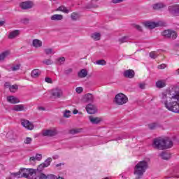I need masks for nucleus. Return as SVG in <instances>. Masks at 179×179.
<instances>
[{"label": "nucleus", "instance_id": "nucleus-1", "mask_svg": "<svg viewBox=\"0 0 179 179\" xmlns=\"http://www.w3.org/2000/svg\"><path fill=\"white\" fill-rule=\"evenodd\" d=\"M162 104L169 111L179 114V92L174 91V89L162 92L159 95Z\"/></svg>", "mask_w": 179, "mask_h": 179}, {"label": "nucleus", "instance_id": "nucleus-2", "mask_svg": "<svg viewBox=\"0 0 179 179\" xmlns=\"http://www.w3.org/2000/svg\"><path fill=\"white\" fill-rule=\"evenodd\" d=\"M148 167V162L145 160L140 161L134 167L135 176H137L138 178H141Z\"/></svg>", "mask_w": 179, "mask_h": 179}, {"label": "nucleus", "instance_id": "nucleus-3", "mask_svg": "<svg viewBox=\"0 0 179 179\" xmlns=\"http://www.w3.org/2000/svg\"><path fill=\"white\" fill-rule=\"evenodd\" d=\"M20 171L22 178L37 179L36 178V170L33 169L21 168Z\"/></svg>", "mask_w": 179, "mask_h": 179}, {"label": "nucleus", "instance_id": "nucleus-4", "mask_svg": "<svg viewBox=\"0 0 179 179\" xmlns=\"http://www.w3.org/2000/svg\"><path fill=\"white\" fill-rule=\"evenodd\" d=\"M152 148L159 150H164V148H169V145H164V138L159 137L153 140Z\"/></svg>", "mask_w": 179, "mask_h": 179}, {"label": "nucleus", "instance_id": "nucleus-5", "mask_svg": "<svg viewBox=\"0 0 179 179\" xmlns=\"http://www.w3.org/2000/svg\"><path fill=\"white\" fill-rule=\"evenodd\" d=\"M114 102L117 106H124L128 103V97L123 93L117 94L114 99Z\"/></svg>", "mask_w": 179, "mask_h": 179}, {"label": "nucleus", "instance_id": "nucleus-6", "mask_svg": "<svg viewBox=\"0 0 179 179\" xmlns=\"http://www.w3.org/2000/svg\"><path fill=\"white\" fill-rule=\"evenodd\" d=\"M162 35L163 36V37H165V38H170L171 40H176V38H177L178 36L176 31H173L171 29L164 30L162 33Z\"/></svg>", "mask_w": 179, "mask_h": 179}, {"label": "nucleus", "instance_id": "nucleus-7", "mask_svg": "<svg viewBox=\"0 0 179 179\" xmlns=\"http://www.w3.org/2000/svg\"><path fill=\"white\" fill-rule=\"evenodd\" d=\"M50 94L53 99H61V96L64 94L62 90L59 87L51 90Z\"/></svg>", "mask_w": 179, "mask_h": 179}, {"label": "nucleus", "instance_id": "nucleus-8", "mask_svg": "<svg viewBox=\"0 0 179 179\" xmlns=\"http://www.w3.org/2000/svg\"><path fill=\"white\" fill-rule=\"evenodd\" d=\"M21 124L24 128H26V129H29V131H33V129H34V124L26 119L21 120Z\"/></svg>", "mask_w": 179, "mask_h": 179}, {"label": "nucleus", "instance_id": "nucleus-9", "mask_svg": "<svg viewBox=\"0 0 179 179\" xmlns=\"http://www.w3.org/2000/svg\"><path fill=\"white\" fill-rule=\"evenodd\" d=\"M51 162H52V159L51 157H48L44 162L38 165L37 171H43L44 169L48 167L50 164H51Z\"/></svg>", "mask_w": 179, "mask_h": 179}, {"label": "nucleus", "instance_id": "nucleus-10", "mask_svg": "<svg viewBox=\"0 0 179 179\" xmlns=\"http://www.w3.org/2000/svg\"><path fill=\"white\" fill-rule=\"evenodd\" d=\"M144 25L148 29H155V27H159V26H164L163 23L162 22H146L144 23Z\"/></svg>", "mask_w": 179, "mask_h": 179}, {"label": "nucleus", "instance_id": "nucleus-11", "mask_svg": "<svg viewBox=\"0 0 179 179\" xmlns=\"http://www.w3.org/2000/svg\"><path fill=\"white\" fill-rule=\"evenodd\" d=\"M57 134H58V131L55 129L44 130L42 132L43 136H55Z\"/></svg>", "mask_w": 179, "mask_h": 179}, {"label": "nucleus", "instance_id": "nucleus-12", "mask_svg": "<svg viewBox=\"0 0 179 179\" xmlns=\"http://www.w3.org/2000/svg\"><path fill=\"white\" fill-rule=\"evenodd\" d=\"M85 110L88 114H96L97 113V107L91 103L86 106Z\"/></svg>", "mask_w": 179, "mask_h": 179}, {"label": "nucleus", "instance_id": "nucleus-13", "mask_svg": "<svg viewBox=\"0 0 179 179\" xmlns=\"http://www.w3.org/2000/svg\"><path fill=\"white\" fill-rule=\"evenodd\" d=\"M21 9L27 10L33 8V2L30 1H23L20 3Z\"/></svg>", "mask_w": 179, "mask_h": 179}, {"label": "nucleus", "instance_id": "nucleus-14", "mask_svg": "<svg viewBox=\"0 0 179 179\" xmlns=\"http://www.w3.org/2000/svg\"><path fill=\"white\" fill-rule=\"evenodd\" d=\"M94 100V98H93V95L90 93L86 94L82 98L83 103H93Z\"/></svg>", "mask_w": 179, "mask_h": 179}, {"label": "nucleus", "instance_id": "nucleus-15", "mask_svg": "<svg viewBox=\"0 0 179 179\" xmlns=\"http://www.w3.org/2000/svg\"><path fill=\"white\" fill-rule=\"evenodd\" d=\"M89 120H90V122L94 125H97V124H100V122L103 121V118L94 117V116H90Z\"/></svg>", "mask_w": 179, "mask_h": 179}, {"label": "nucleus", "instance_id": "nucleus-16", "mask_svg": "<svg viewBox=\"0 0 179 179\" xmlns=\"http://www.w3.org/2000/svg\"><path fill=\"white\" fill-rule=\"evenodd\" d=\"M124 78H128L129 79H132L135 77V71L131 69L124 71L123 73Z\"/></svg>", "mask_w": 179, "mask_h": 179}, {"label": "nucleus", "instance_id": "nucleus-17", "mask_svg": "<svg viewBox=\"0 0 179 179\" xmlns=\"http://www.w3.org/2000/svg\"><path fill=\"white\" fill-rule=\"evenodd\" d=\"M12 110L13 111H16V112L26 111V110H27V108L24 107V104H19V105L14 106Z\"/></svg>", "mask_w": 179, "mask_h": 179}, {"label": "nucleus", "instance_id": "nucleus-18", "mask_svg": "<svg viewBox=\"0 0 179 179\" xmlns=\"http://www.w3.org/2000/svg\"><path fill=\"white\" fill-rule=\"evenodd\" d=\"M7 101L10 104H17V103H20V99L13 96H7Z\"/></svg>", "mask_w": 179, "mask_h": 179}, {"label": "nucleus", "instance_id": "nucleus-19", "mask_svg": "<svg viewBox=\"0 0 179 179\" xmlns=\"http://www.w3.org/2000/svg\"><path fill=\"white\" fill-rule=\"evenodd\" d=\"M164 145L165 146H168V147H166L164 150L170 149L171 148H173V143L170 138H164Z\"/></svg>", "mask_w": 179, "mask_h": 179}, {"label": "nucleus", "instance_id": "nucleus-20", "mask_svg": "<svg viewBox=\"0 0 179 179\" xmlns=\"http://www.w3.org/2000/svg\"><path fill=\"white\" fill-rule=\"evenodd\" d=\"M156 87L158 89H163V87H166V80H159L156 82Z\"/></svg>", "mask_w": 179, "mask_h": 179}, {"label": "nucleus", "instance_id": "nucleus-21", "mask_svg": "<svg viewBox=\"0 0 179 179\" xmlns=\"http://www.w3.org/2000/svg\"><path fill=\"white\" fill-rule=\"evenodd\" d=\"M20 34L19 30H14L9 33L8 34V38L10 40H13V38H15L17 37V36Z\"/></svg>", "mask_w": 179, "mask_h": 179}, {"label": "nucleus", "instance_id": "nucleus-22", "mask_svg": "<svg viewBox=\"0 0 179 179\" xmlns=\"http://www.w3.org/2000/svg\"><path fill=\"white\" fill-rule=\"evenodd\" d=\"M166 5L163 3H157L152 6L153 9L155 10H157L159 9H163V8H165Z\"/></svg>", "mask_w": 179, "mask_h": 179}, {"label": "nucleus", "instance_id": "nucleus-23", "mask_svg": "<svg viewBox=\"0 0 179 179\" xmlns=\"http://www.w3.org/2000/svg\"><path fill=\"white\" fill-rule=\"evenodd\" d=\"M32 45L36 48H38V47H41L43 45V42L38 39H34L32 42Z\"/></svg>", "mask_w": 179, "mask_h": 179}, {"label": "nucleus", "instance_id": "nucleus-24", "mask_svg": "<svg viewBox=\"0 0 179 179\" xmlns=\"http://www.w3.org/2000/svg\"><path fill=\"white\" fill-rule=\"evenodd\" d=\"M51 20H62L64 19V15L61 14H55L51 16Z\"/></svg>", "mask_w": 179, "mask_h": 179}, {"label": "nucleus", "instance_id": "nucleus-25", "mask_svg": "<svg viewBox=\"0 0 179 179\" xmlns=\"http://www.w3.org/2000/svg\"><path fill=\"white\" fill-rule=\"evenodd\" d=\"M91 38H92L94 41H99L101 38V34L99 32H95L91 34Z\"/></svg>", "mask_w": 179, "mask_h": 179}, {"label": "nucleus", "instance_id": "nucleus-26", "mask_svg": "<svg viewBox=\"0 0 179 179\" xmlns=\"http://www.w3.org/2000/svg\"><path fill=\"white\" fill-rule=\"evenodd\" d=\"M10 54V52L9 50H6L5 52H3L0 54V61H3L6 58V57H8Z\"/></svg>", "mask_w": 179, "mask_h": 179}, {"label": "nucleus", "instance_id": "nucleus-27", "mask_svg": "<svg viewBox=\"0 0 179 179\" xmlns=\"http://www.w3.org/2000/svg\"><path fill=\"white\" fill-rule=\"evenodd\" d=\"M78 78H86L87 76V71L85 69H82L78 73Z\"/></svg>", "mask_w": 179, "mask_h": 179}, {"label": "nucleus", "instance_id": "nucleus-28", "mask_svg": "<svg viewBox=\"0 0 179 179\" xmlns=\"http://www.w3.org/2000/svg\"><path fill=\"white\" fill-rule=\"evenodd\" d=\"M40 73H41L40 70L36 69H34L31 71V76L32 78H38V76H40Z\"/></svg>", "mask_w": 179, "mask_h": 179}, {"label": "nucleus", "instance_id": "nucleus-29", "mask_svg": "<svg viewBox=\"0 0 179 179\" xmlns=\"http://www.w3.org/2000/svg\"><path fill=\"white\" fill-rule=\"evenodd\" d=\"M56 10L63 12V13H69V10L65 6H60Z\"/></svg>", "mask_w": 179, "mask_h": 179}, {"label": "nucleus", "instance_id": "nucleus-30", "mask_svg": "<svg viewBox=\"0 0 179 179\" xmlns=\"http://www.w3.org/2000/svg\"><path fill=\"white\" fill-rule=\"evenodd\" d=\"M83 131V129H72L69 130L71 135H76V134H80Z\"/></svg>", "mask_w": 179, "mask_h": 179}, {"label": "nucleus", "instance_id": "nucleus-31", "mask_svg": "<svg viewBox=\"0 0 179 179\" xmlns=\"http://www.w3.org/2000/svg\"><path fill=\"white\" fill-rule=\"evenodd\" d=\"M160 156L164 160H169V159L171 157L170 154L167 152H162L160 154Z\"/></svg>", "mask_w": 179, "mask_h": 179}, {"label": "nucleus", "instance_id": "nucleus-32", "mask_svg": "<svg viewBox=\"0 0 179 179\" xmlns=\"http://www.w3.org/2000/svg\"><path fill=\"white\" fill-rule=\"evenodd\" d=\"M148 128L151 130L156 129V128H159V124L156 122L150 123L148 124Z\"/></svg>", "mask_w": 179, "mask_h": 179}, {"label": "nucleus", "instance_id": "nucleus-33", "mask_svg": "<svg viewBox=\"0 0 179 179\" xmlns=\"http://www.w3.org/2000/svg\"><path fill=\"white\" fill-rule=\"evenodd\" d=\"M118 41H119L120 44H122L124 43H127L128 42V37L123 36L122 38H119Z\"/></svg>", "mask_w": 179, "mask_h": 179}, {"label": "nucleus", "instance_id": "nucleus-34", "mask_svg": "<svg viewBox=\"0 0 179 179\" xmlns=\"http://www.w3.org/2000/svg\"><path fill=\"white\" fill-rule=\"evenodd\" d=\"M11 176H13V177H15V178H22V173L20 172V169L18 172L11 173Z\"/></svg>", "mask_w": 179, "mask_h": 179}, {"label": "nucleus", "instance_id": "nucleus-35", "mask_svg": "<svg viewBox=\"0 0 179 179\" xmlns=\"http://www.w3.org/2000/svg\"><path fill=\"white\" fill-rule=\"evenodd\" d=\"M72 20H78L79 19V15L76 13H73L71 15Z\"/></svg>", "mask_w": 179, "mask_h": 179}, {"label": "nucleus", "instance_id": "nucleus-36", "mask_svg": "<svg viewBox=\"0 0 179 179\" xmlns=\"http://www.w3.org/2000/svg\"><path fill=\"white\" fill-rule=\"evenodd\" d=\"M33 139H31V138L30 137H27L24 141V143H25V145H30V143H31Z\"/></svg>", "mask_w": 179, "mask_h": 179}, {"label": "nucleus", "instance_id": "nucleus-37", "mask_svg": "<svg viewBox=\"0 0 179 179\" xmlns=\"http://www.w3.org/2000/svg\"><path fill=\"white\" fill-rule=\"evenodd\" d=\"M106 64H107V62L104 59H100V60L96 61L97 65L104 66V65H106Z\"/></svg>", "mask_w": 179, "mask_h": 179}, {"label": "nucleus", "instance_id": "nucleus-38", "mask_svg": "<svg viewBox=\"0 0 179 179\" xmlns=\"http://www.w3.org/2000/svg\"><path fill=\"white\" fill-rule=\"evenodd\" d=\"M43 64H45V65H52V60L50 59H45L43 62Z\"/></svg>", "mask_w": 179, "mask_h": 179}, {"label": "nucleus", "instance_id": "nucleus-39", "mask_svg": "<svg viewBox=\"0 0 179 179\" xmlns=\"http://www.w3.org/2000/svg\"><path fill=\"white\" fill-rule=\"evenodd\" d=\"M35 159H36L37 162H41V160L43 159V155L41 154H36Z\"/></svg>", "mask_w": 179, "mask_h": 179}, {"label": "nucleus", "instance_id": "nucleus-40", "mask_svg": "<svg viewBox=\"0 0 179 179\" xmlns=\"http://www.w3.org/2000/svg\"><path fill=\"white\" fill-rule=\"evenodd\" d=\"M150 58H152L153 59L157 58V54H156L155 52H150Z\"/></svg>", "mask_w": 179, "mask_h": 179}, {"label": "nucleus", "instance_id": "nucleus-41", "mask_svg": "<svg viewBox=\"0 0 179 179\" xmlns=\"http://www.w3.org/2000/svg\"><path fill=\"white\" fill-rule=\"evenodd\" d=\"M73 72V69H67L64 71V75H71Z\"/></svg>", "mask_w": 179, "mask_h": 179}, {"label": "nucleus", "instance_id": "nucleus-42", "mask_svg": "<svg viewBox=\"0 0 179 179\" xmlns=\"http://www.w3.org/2000/svg\"><path fill=\"white\" fill-rule=\"evenodd\" d=\"M64 117L69 118L71 117V110H66L64 113Z\"/></svg>", "mask_w": 179, "mask_h": 179}, {"label": "nucleus", "instance_id": "nucleus-43", "mask_svg": "<svg viewBox=\"0 0 179 179\" xmlns=\"http://www.w3.org/2000/svg\"><path fill=\"white\" fill-rule=\"evenodd\" d=\"M29 22H30V20H29V18H22L21 20V23H23V24H28Z\"/></svg>", "mask_w": 179, "mask_h": 179}, {"label": "nucleus", "instance_id": "nucleus-44", "mask_svg": "<svg viewBox=\"0 0 179 179\" xmlns=\"http://www.w3.org/2000/svg\"><path fill=\"white\" fill-rule=\"evenodd\" d=\"M12 71H19L20 69V64H17L11 67Z\"/></svg>", "mask_w": 179, "mask_h": 179}, {"label": "nucleus", "instance_id": "nucleus-45", "mask_svg": "<svg viewBox=\"0 0 179 179\" xmlns=\"http://www.w3.org/2000/svg\"><path fill=\"white\" fill-rule=\"evenodd\" d=\"M46 55H50V54H52V49L51 48H46L44 50Z\"/></svg>", "mask_w": 179, "mask_h": 179}, {"label": "nucleus", "instance_id": "nucleus-46", "mask_svg": "<svg viewBox=\"0 0 179 179\" xmlns=\"http://www.w3.org/2000/svg\"><path fill=\"white\" fill-rule=\"evenodd\" d=\"M47 179H58V177L54 174H48Z\"/></svg>", "mask_w": 179, "mask_h": 179}, {"label": "nucleus", "instance_id": "nucleus-47", "mask_svg": "<svg viewBox=\"0 0 179 179\" xmlns=\"http://www.w3.org/2000/svg\"><path fill=\"white\" fill-rule=\"evenodd\" d=\"M48 178V176H46L45 174L44 173H40L38 176V178L39 179H47Z\"/></svg>", "mask_w": 179, "mask_h": 179}, {"label": "nucleus", "instance_id": "nucleus-48", "mask_svg": "<svg viewBox=\"0 0 179 179\" xmlns=\"http://www.w3.org/2000/svg\"><path fill=\"white\" fill-rule=\"evenodd\" d=\"M18 89V87L17 85H13L10 87V92H11V93H13V90H17Z\"/></svg>", "mask_w": 179, "mask_h": 179}, {"label": "nucleus", "instance_id": "nucleus-49", "mask_svg": "<svg viewBox=\"0 0 179 179\" xmlns=\"http://www.w3.org/2000/svg\"><path fill=\"white\" fill-rule=\"evenodd\" d=\"M58 62L60 65H62L65 62V57H60L58 59Z\"/></svg>", "mask_w": 179, "mask_h": 179}, {"label": "nucleus", "instance_id": "nucleus-50", "mask_svg": "<svg viewBox=\"0 0 179 179\" xmlns=\"http://www.w3.org/2000/svg\"><path fill=\"white\" fill-rule=\"evenodd\" d=\"M76 93L80 94V93H82V92H83V88L81 87H78L76 89Z\"/></svg>", "mask_w": 179, "mask_h": 179}, {"label": "nucleus", "instance_id": "nucleus-51", "mask_svg": "<svg viewBox=\"0 0 179 179\" xmlns=\"http://www.w3.org/2000/svg\"><path fill=\"white\" fill-rule=\"evenodd\" d=\"M166 66L167 65L166 64H162L158 66V69H164Z\"/></svg>", "mask_w": 179, "mask_h": 179}, {"label": "nucleus", "instance_id": "nucleus-52", "mask_svg": "<svg viewBox=\"0 0 179 179\" xmlns=\"http://www.w3.org/2000/svg\"><path fill=\"white\" fill-rule=\"evenodd\" d=\"M45 82L47 83H52V80L50 78L47 77L45 78Z\"/></svg>", "mask_w": 179, "mask_h": 179}, {"label": "nucleus", "instance_id": "nucleus-53", "mask_svg": "<svg viewBox=\"0 0 179 179\" xmlns=\"http://www.w3.org/2000/svg\"><path fill=\"white\" fill-rule=\"evenodd\" d=\"M135 29H136V30H138V31H142V27L140 25H135Z\"/></svg>", "mask_w": 179, "mask_h": 179}, {"label": "nucleus", "instance_id": "nucleus-54", "mask_svg": "<svg viewBox=\"0 0 179 179\" xmlns=\"http://www.w3.org/2000/svg\"><path fill=\"white\" fill-rule=\"evenodd\" d=\"M87 9H92V8H99V6H97V5L87 6Z\"/></svg>", "mask_w": 179, "mask_h": 179}, {"label": "nucleus", "instance_id": "nucleus-55", "mask_svg": "<svg viewBox=\"0 0 179 179\" xmlns=\"http://www.w3.org/2000/svg\"><path fill=\"white\" fill-rule=\"evenodd\" d=\"M140 89H145V83H140L138 85Z\"/></svg>", "mask_w": 179, "mask_h": 179}, {"label": "nucleus", "instance_id": "nucleus-56", "mask_svg": "<svg viewBox=\"0 0 179 179\" xmlns=\"http://www.w3.org/2000/svg\"><path fill=\"white\" fill-rule=\"evenodd\" d=\"M36 157H31L29 158V162H36Z\"/></svg>", "mask_w": 179, "mask_h": 179}, {"label": "nucleus", "instance_id": "nucleus-57", "mask_svg": "<svg viewBox=\"0 0 179 179\" xmlns=\"http://www.w3.org/2000/svg\"><path fill=\"white\" fill-rule=\"evenodd\" d=\"M61 166H64V164L59 163V164H56V167H61Z\"/></svg>", "mask_w": 179, "mask_h": 179}, {"label": "nucleus", "instance_id": "nucleus-58", "mask_svg": "<svg viewBox=\"0 0 179 179\" xmlns=\"http://www.w3.org/2000/svg\"><path fill=\"white\" fill-rule=\"evenodd\" d=\"M121 139H122V138H121V136H119V137L116 138L115 139V141H121Z\"/></svg>", "mask_w": 179, "mask_h": 179}, {"label": "nucleus", "instance_id": "nucleus-59", "mask_svg": "<svg viewBox=\"0 0 179 179\" xmlns=\"http://www.w3.org/2000/svg\"><path fill=\"white\" fill-rule=\"evenodd\" d=\"M73 113V114H78V113H79V111L78 110L75 109Z\"/></svg>", "mask_w": 179, "mask_h": 179}, {"label": "nucleus", "instance_id": "nucleus-60", "mask_svg": "<svg viewBox=\"0 0 179 179\" xmlns=\"http://www.w3.org/2000/svg\"><path fill=\"white\" fill-rule=\"evenodd\" d=\"M38 110H42L43 111H44V110H45V108H44V107H38Z\"/></svg>", "mask_w": 179, "mask_h": 179}, {"label": "nucleus", "instance_id": "nucleus-61", "mask_svg": "<svg viewBox=\"0 0 179 179\" xmlns=\"http://www.w3.org/2000/svg\"><path fill=\"white\" fill-rule=\"evenodd\" d=\"M3 24H5L4 21H0V26H2Z\"/></svg>", "mask_w": 179, "mask_h": 179}, {"label": "nucleus", "instance_id": "nucleus-62", "mask_svg": "<svg viewBox=\"0 0 179 179\" xmlns=\"http://www.w3.org/2000/svg\"><path fill=\"white\" fill-rule=\"evenodd\" d=\"M176 75H179V69L176 71Z\"/></svg>", "mask_w": 179, "mask_h": 179}, {"label": "nucleus", "instance_id": "nucleus-63", "mask_svg": "<svg viewBox=\"0 0 179 179\" xmlns=\"http://www.w3.org/2000/svg\"><path fill=\"white\" fill-rule=\"evenodd\" d=\"M3 169V165H2V164H0V169Z\"/></svg>", "mask_w": 179, "mask_h": 179}, {"label": "nucleus", "instance_id": "nucleus-64", "mask_svg": "<svg viewBox=\"0 0 179 179\" xmlns=\"http://www.w3.org/2000/svg\"><path fill=\"white\" fill-rule=\"evenodd\" d=\"M7 179H12V178H7Z\"/></svg>", "mask_w": 179, "mask_h": 179}]
</instances>
